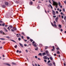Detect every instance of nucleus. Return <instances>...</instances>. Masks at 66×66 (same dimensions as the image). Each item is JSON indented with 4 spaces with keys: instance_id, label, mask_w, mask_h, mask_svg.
<instances>
[{
    "instance_id": "nucleus-1",
    "label": "nucleus",
    "mask_w": 66,
    "mask_h": 66,
    "mask_svg": "<svg viewBox=\"0 0 66 66\" xmlns=\"http://www.w3.org/2000/svg\"><path fill=\"white\" fill-rule=\"evenodd\" d=\"M52 0L53 2V4H54V5H56L55 7L56 8H57V7H57V6L58 5V3H57V2H54V1H53V0Z\"/></svg>"
},
{
    "instance_id": "nucleus-2",
    "label": "nucleus",
    "mask_w": 66,
    "mask_h": 66,
    "mask_svg": "<svg viewBox=\"0 0 66 66\" xmlns=\"http://www.w3.org/2000/svg\"><path fill=\"white\" fill-rule=\"evenodd\" d=\"M54 24L53 25V24L52 23H51V24L52 26L53 27H57V26H56V22H55V21H54Z\"/></svg>"
},
{
    "instance_id": "nucleus-3",
    "label": "nucleus",
    "mask_w": 66,
    "mask_h": 66,
    "mask_svg": "<svg viewBox=\"0 0 66 66\" xmlns=\"http://www.w3.org/2000/svg\"><path fill=\"white\" fill-rule=\"evenodd\" d=\"M5 4L6 5H7V6H8L9 5V3L7 2H6L5 3Z\"/></svg>"
},
{
    "instance_id": "nucleus-4",
    "label": "nucleus",
    "mask_w": 66,
    "mask_h": 66,
    "mask_svg": "<svg viewBox=\"0 0 66 66\" xmlns=\"http://www.w3.org/2000/svg\"><path fill=\"white\" fill-rule=\"evenodd\" d=\"M2 6L3 8H5V7H6V6L4 5H3Z\"/></svg>"
},
{
    "instance_id": "nucleus-5",
    "label": "nucleus",
    "mask_w": 66,
    "mask_h": 66,
    "mask_svg": "<svg viewBox=\"0 0 66 66\" xmlns=\"http://www.w3.org/2000/svg\"><path fill=\"white\" fill-rule=\"evenodd\" d=\"M44 59V60H47V58L46 56H44L43 57Z\"/></svg>"
},
{
    "instance_id": "nucleus-6",
    "label": "nucleus",
    "mask_w": 66,
    "mask_h": 66,
    "mask_svg": "<svg viewBox=\"0 0 66 66\" xmlns=\"http://www.w3.org/2000/svg\"><path fill=\"white\" fill-rule=\"evenodd\" d=\"M19 45L21 47H22V48L23 47V45L21 43H20Z\"/></svg>"
},
{
    "instance_id": "nucleus-7",
    "label": "nucleus",
    "mask_w": 66,
    "mask_h": 66,
    "mask_svg": "<svg viewBox=\"0 0 66 66\" xmlns=\"http://www.w3.org/2000/svg\"><path fill=\"white\" fill-rule=\"evenodd\" d=\"M0 33H2V34H3L4 35L5 34L4 33V32H3V31L2 30H1L0 31Z\"/></svg>"
},
{
    "instance_id": "nucleus-8",
    "label": "nucleus",
    "mask_w": 66,
    "mask_h": 66,
    "mask_svg": "<svg viewBox=\"0 0 66 66\" xmlns=\"http://www.w3.org/2000/svg\"><path fill=\"white\" fill-rule=\"evenodd\" d=\"M32 45L34 47H37V45H36V43H35V44H32Z\"/></svg>"
},
{
    "instance_id": "nucleus-9",
    "label": "nucleus",
    "mask_w": 66,
    "mask_h": 66,
    "mask_svg": "<svg viewBox=\"0 0 66 66\" xmlns=\"http://www.w3.org/2000/svg\"><path fill=\"white\" fill-rule=\"evenodd\" d=\"M53 13L54 15H55V13L54 11H53Z\"/></svg>"
},
{
    "instance_id": "nucleus-10",
    "label": "nucleus",
    "mask_w": 66,
    "mask_h": 66,
    "mask_svg": "<svg viewBox=\"0 0 66 66\" xmlns=\"http://www.w3.org/2000/svg\"><path fill=\"white\" fill-rule=\"evenodd\" d=\"M6 17L7 18H9V15H8V14H7L6 15Z\"/></svg>"
},
{
    "instance_id": "nucleus-11",
    "label": "nucleus",
    "mask_w": 66,
    "mask_h": 66,
    "mask_svg": "<svg viewBox=\"0 0 66 66\" xmlns=\"http://www.w3.org/2000/svg\"><path fill=\"white\" fill-rule=\"evenodd\" d=\"M58 17L56 18L55 21H56V22H57V20H58Z\"/></svg>"
},
{
    "instance_id": "nucleus-12",
    "label": "nucleus",
    "mask_w": 66,
    "mask_h": 66,
    "mask_svg": "<svg viewBox=\"0 0 66 66\" xmlns=\"http://www.w3.org/2000/svg\"><path fill=\"white\" fill-rule=\"evenodd\" d=\"M43 56H44V55H46V53H43Z\"/></svg>"
},
{
    "instance_id": "nucleus-13",
    "label": "nucleus",
    "mask_w": 66,
    "mask_h": 66,
    "mask_svg": "<svg viewBox=\"0 0 66 66\" xmlns=\"http://www.w3.org/2000/svg\"><path fill=\"white\" fill-rule=\"evenodd\" d=\"M4 30H5V31H6V32H7V30H6V29L5 28H4Z\"/></svg>"
},
{
    "instance_id": "nucleus-14",
    "label": "nucleus",
    "mask_w": 66,
    "mask_h": 66,
    "mask_svg": "<svg viewBox=\"0 0 66 66\" xmlns=\"http://www.w3.org/2000/svg\"><path fill=\"white\" fill-rule=\"evenodd\" d=\"M13 30H16V27H13Z\"/></svg>"
},
{
    "instance_id": "nucleus-15",
    "label": "nucleus",
    "mask_w": 66,
    "mask_h": 66,
    "mask_svg": "<svg viewBox=\"0 0 66 66\" xmlns=\"http://www.w3.org/2000/svg\"><path fill=\"white\" fill-rule=\"evenodd\" d=\"M58 3H59V6H61V3H60V2H58Z\"/></svg>"
},
{
    "instance_id": "nucleus-16",
    "label": "nucleus",
    "mask_w": 66,
    "mask_h": 66,
    "mask_svg": "<svg viewBox=\"0 0 66 66\" xmlns=\"http://www.w3.org/2000/svg\"><path fill=\"white\" fill-rule=\"evenodd\" d=\"M30 3L31 5H32V4H33V2L32 1H31L30 2Z\"/></svg>"
},
{
    "instance_id": "nucleus-17",
    "label": "nucleus",
    "mask_w": 66,
    "mask_h": 66,
    "mask_svg": "<svg viewBox=\"0 0 66 66\" xmlns=\"http://www.w3.org/2000/svg\"><path fill=\"white\" fill-rule=\"evenodd\" d=\"M0 39L1 40H5V39L4 38H1Z\"/></svg>"
},
{
    "instance_id": "nucleus-18",
    "label": "nucleus",
    "mask_w": 66,
    "mask_h": 66,
    "mask_svg": "<svg viewBox=\"0 0 66 66\" xmlns=\"http://www.w3.org/2000/svg\"><path fill=\"white\" fill-rule=\"evenodd\" d=\"M4 64L5 65H9V64L7 63H4Z\"/></svg>"
},
{
    "instance_id": "nucleus-19",
    "label": "nucleus",
    "mask_w": 66,
    "mask_h": 66,
    "mask_svg": "<svg viewBox=\"0 0 66 66\" xmlns=\"http://www.w3.org/2000/svg\"><path fill=\"white\" fill-rule=\"evenodd\" d=\"M9 3L10 4H12V1H9Z\"/></svg>"
},
{
    "instance_id": "nucleus-20",
    "label": "nucleus",
    "mask_w": 66,
    "mask_h": 66,
    "mask_svg": "<svg viewBox=\"0 0 66 66\" xmlns=\"http://www.w3.org/2000/svg\"><path fill=\"white\" fill-rule=\"evenodd\" d=\"M46 54H48V53H49V52L48 51H46Z\"/></svg>"
},
{
    "instance_id": "nucleus-21",
    "label": "nucleus",
    "mask_w": 66,
    "mask_h": 66,
    "mask_svg": "<svg viewBox=\"0 0 66 66\" xmlns=\"http://www.w3.org/2000/svg\"><path fill=\"white\" fill-rule=\"evenodd\" d=\"M59 26L60 27V28H61L62 27V26L61 25L59 24Z\"/></svg>"
},
{
    "instance_id": "nucleus-22",
    "label": "nucleus",
    "mask_w": 66,
    "mask_h": 66,
    "mask_svg": "<svg viewBox=\"0 0 66 66\" xmlns=\"http://www.w3.org/2000/svg\"><path fill=\"white\" fill-rule=\"evenodd\" d=\"M10 28H13V26H12L11 25H10L9 26Z\"/></svg>"
},
{
    "instance_id": "nucleus-23",
    "label": "nucleus",
    "mask_w": 66,
    "mask_h": 66,
    "mask_svg": "<svg viewBox=\"0 0 66 66\" xmlns=\"http://www.w3.org/2000/svg\"><path fill=\"white\" fill-rule=\"evenodd\" d=\"M50 6L51 7V9H53V7H52V6L51 5V4H50Z\"/></svg>"
},
{
    "instance_id": "nucleus-24",
    "label": "nucleus",
    "mask_w": 66,
    "mask_h": 66,
    "mask_svg": "<svg viewBox=\"0 0 66 66\" xmlns=\"http://www.w3.org/2000/svg\"><path fill=\"white\" fill-rule=\"evenodd\" d=\"M22 34H23V35H24V36H25V35H25V34H24V32H22Z\"/></svg>"
},
{
    "instance_id": "nucleus-25",
    "label": "nucleus",
    "mask_w": 66,
    "mask_h": 66,
    "mask_svg": "<svg viewBox=\"0 0 66 66\" xmlns=\"http://www.w3.org/2000/svg\"><path fill=\"white\" fill-rule=\"evenodd\" d=\"M39 46L40 47H42L43 46V45L42 44H40L39 45Z\"/></svg>"
},
{
    "instance_id": "nucleus-26",
    "label": "nucleus",
    "mask_w": 66,
    "mask_h": 66,
    "mask_svg": "<svg viewBox=\"0 0 66 66\" xmlns=\"http://www.w3.org/2000/svg\"><path fill=\"white\" fill-rule=\"evenodd\" d=\"M17 45H15V46H14V48H17Z\"/></svg>"
},
{
    "instance_id": "nucleus-27",
    "label": "nucleus",
    "mask_w": 66,
    "mask_h": 66,
    "mask_svg": "<svg viewBox=\"0 0 66 66\" xmlns=\"http://www.w3.org/2000/svg\"><path fill=\"white\" fill-rule=\"evenodd\" d=\"M30 41L31 42H33V40L31 39H30Z\"/></svg>"
},
{
    "instance_id": "nucleus-28",
    "label": "nucleus",
    "mask_w": 66,
    "mask_h": 66,
    "mask_svg": "<svg viewBox=\"0 0 66 66\" xmlns=\"http://www.w3.org/2000/svg\"><path fill=\"white\" fill-rule=\"evenodd\" d=\"M48 65H50V66H52V64L51 63H50L48 64Z\"/></svg>"
},
{
    "instance_id": "nucleus-29",
    "label": "nucleus",
    "mask_w": 66,
    "mask_h": 66,
    "mask_svg": "<svg viewBox=\"0 0 66 66\" xmlns=\"http://www.w3.org/2000/svg\"><path fill=\"white\" fill-rule=\"evenodd\" d=\"M25 51L27 53H28V50H25Z\"/></svg>"
},
{
    "instance_id": "nucleus-30",
    "label": "nucleus",
    "mask_w": 66,
    "mask_h": 66,
    "mask_svg": "<svg viewBox=\"0 0 66 66\" xmlns=\"http://www.w3.org/2000/svg\"><path fill=\"white\" fill-rule=\"evenodd\" d=\"M9 6H11V5H12V4H11V3L10 4V3H9Z\"/></svg>"
},
{
    "instance_id": "nucleus-31",
    "label": "nucleus",
    "mask_w": 66,
    "mask_h": 66,
    "mask_svg": "<svg viewBox=\"0 0 66 66\" xmlns=\"http://www.w3.org/2000/svg\"><path fill=\"white\" fill-rule=\"evenodd\" d=\"M50 59L51 60H52L53 59L52 58V57H50Z\"/></svg>"
},
{
    "instance_id": "nucleus-32",
    "label": "nucleus",
    "mask_w": 66,
    "mask_h": 66,
    "mask_svg": "<svg viewBox=\"0 0 66 66\" xmlns=\"http://www.w3.org/2000/svg\"><path fill=\"white\" fill-rule=\"evenodd\" d=\"M12 64H13V65H16V63L14 62H12Z\"/></svg>"
},
{
    "instance_id": "nucleus-33",
    "label": "nucleus",
    "mask_w": 66,
    "mask_h": 66,
    "mask_svg": "<svg viewBox=\"0 0 66 66\" xmlns=\"http://www.w3.org/2000/svg\"><path fill=\"white\" fill-rule=\"evenodd\" d=\"M57 54H60V52H59V51H58L57 52Z\"/></svg>"
},
{
    "instance_id": "nucleus-34",
    "label": "nucleus",
    "mask_w": 66,
    "mask_h": 66,
    "mask_svg": "<svg viewBox=\"0 0 66 66\" xmlns=\"http://www.w3.org/2000/svg\"><path fill=\"white\" fill-rule=\"evenodd\" d=\"M5 25V23H3L2 24V26H4Z\"/></svg>"
},
{
    "instance_id": "nucleus-35",
    "label": "nucleus",
    "mask_w": 66,
    "mask_h": 66,
    "mask_svg": "<svg viewBox=\"0 0 66 66\" xmlns=\"http://www.w3.org/2000/svg\"><path fill=\"white\" fill-rule=\"evenodd\" d=\"M11 40L12 41V42H14V43H15V41L14 40Z\"/></svg>"
},
{
    "instance_id": "nucleus-36",
    "label": "nucleus",
    "mask_w": 66,
    "mask_h": 66,
    "mask_svg": "<svg viewBox=\"0 0 66 66\" xmlns=\"http://www.w3.org/2000/svg\"><path fill=\"white\" fill-rule=\"evenodd\" d=\"M53 49H54V50L55 49V48L54 47V46H53Z\"/></svg>"
},
{
    "instance_id": "nucleus-37",
    "label": "nucleus",
    "mask_w": 66,
    "mask_h": 66,
    "mask_svg": "<svg viewBox=\"0 0 66 66\" xmlns=\"http://www.w3.org/2000/svg\"><path fill=\"white\" fill-rule=\"evenodd\" d=\"M35 50H38V47H37L36 48H35Z\"/></svg>"
},
{
    "instance_id": "nucleus-38",
    "label": "nucleus",
    "mask_w": 66,
    "mask_h": 66,
    "mask_svg": "<svg viewBox=\"0 0 66 66\" xmlns=\"http://www.w3.org/2000/svg\"><path fill=\"white\" fill-rule=\"evenodd\" d=\"M39 55H40V56H42V53H39Z\"/></svg>"
},
{
    "instance_id": "nucleus-39",
    "label": "nucleus",
    "mask_w": 66,
    "mask_h": 66,
    "mask_svg": "<svg viewBox=\"0 0 66 66\" xmlns=\"http://www.w3.org/2000/svg\"><path fill=\"white\" fill-rule=\"evenodd\" d=\"M18 40H21V38H19Z\"/></svg>"
},
{
    "instance_id": "nucleus-40",
    "label": "nucleus",
    "mask_w": 66,
    "mask_h": 66,
    "mask_svg": "<svg viewBox=\"0 0 66 66\" xmlns=\"http://www.w3.org/2000/svg\"><path fill=\"white\" fill-rule=\"evenodd\" d=\"M27 38L28 39H30V37H27Z\"/></svg>"
},
{
    "instance_id": "nucleus-41",
    "label": "nucleus",
    "mask_w": 66,
    "mask_h": 66,
    "mask_svg": "<svg viewBox=\"0 0 66 66\" xmlns=\"http://www.w3.org/2000/svg\"><path fill=\"white\" fill-rule=\"evenodd\" d=\"M51 62V61H50V60H49L48 61V63H50Z\"/></svg>"
},
{
    "instance_id": "nucleus-42",
    "label": "nucleus",
    "mask_w": 66,
    "mask_h": 66,
    "mask_svg": "<svg viewBox=\"0 0 66 66\" xmlns=\"http://www.w3.org/2000/svg\"><path fill=\"white\" fill-rule=\"evenodd\" d=\"M63 12H65V9H64V8L63 9Z\"/></svg>"
},
{
    "instance_id": "nucleus-43",
    "label": "nucleus",
    "mask_w": 66,
    "mask_h": 66,
    "mask_svg": "<svg viewBox=\"0 0 66 66\" xmlns=\"http://www.w3.org/2000/svg\"><path fill=\"white\" fill-rule=\"evenodd\" d=\"M56 49L57 50H59L60 49V48H59V47H57L56 48Z\"/></svg>"
},
{
    "instance_id": "nucleus-44",
    "label": "nucleus",
    "mask_w": 66,
    "mask_h": 66,
    "mask_svg": "<svg viewBox=\"0 0 66 66\" xmlns=\"http://www.w3.org/2000/svg\"><path fill=\"white\" fill-rule=\"evenodd\" d=\"M51 0H49V2H50V3H51Z\"/></svg>"
},
{
    "instance_id": "nucleus-45",
    "label": "nucleus",
    "mask_w": 66,
    "mask_h": 66,
    "mask_svg": "<svg viewBox=\"0 0 66 66\" xmlns=\"http://www.w3.org/2000/svg\"><path fill=\"white\" fill-rule=\"evenodd\" d=\"M66 16H64V20H66Z\"/></svg>"
},
{
    "instance_id": "nucleus-46",
    "label": "nucleus",
    "mask_w": 66,
    "mask_h": 66,
    "mask_svg": "<svg viewBox=\"0 0 66 66\" xmlns=\"http://www.w3.org/2000/svg\"><path fill=\"white\" fill-rule=\"evenodd\" d=\"M32 44H34L35 43V42L34 41H33L32 42Z\"/></svg>"
},
{
    "instance_id": "nucleus-47",
    "label": "nucleus",
    "mask_w": 66,
    "mask_h": 66,
    "mask_svg": "<svg viewBox=\"0 0 66 66\" xmlns=\"http://www.w3.org/2000/svg\"><path fill=\"white\" fill-rule=\"evenodd\" d=\"M62 19H63V18H64V16H63L62 15Z\"/></svg>"
},
{
    "instance_id": "nucleus-48",
    "label": "nucleus",
    "mask_w": 66,
    "mask_h": 66,
    "mask_svg": "<svg viewBox=\"0 0 66 66\" xmlns=\"http://www.w3.org/2000/svg\"><path fill=\"white\" fill-rule=\"evenodd\" d=\"M53 64L54 65V66H56L55 65V63H53Z\"/></svg>"
},
{
    "instance_id": "nucleus-49",
    "label": "nucleus",
    "mask_w": 66,
    "mask_h": 66,
    "mask_svg": "<svg viewBox=\"0 0 66 66\" xmlns=\"http://www.w3.org/2000/svg\"><path fill=\"white\" fill-rule=\"evenodd\" d=\"M16 52H17V53H18V52H19V50H17V51H16Z\"/></svg>"
},
{
    "instance_id": "nucleus-50",
    "label": "nucleus",
    "mask_w": 66,
    "mask_h": 66,
    "mask_svg": "<svg viewBox=\"0 0 66 66\" xmlns=\"http://www.w3.org/2000/svg\"><path fill=\"white\" fill-rule=\"evenodd\" d=\"M44 62H45V63H46V62H47V60H44Z\"/></svg>"
},
{
    "instance_id": "nucleus-51",
    "label": "nucleus",
    "mask_w": 66,
    "mask_h": 66,
    "mask_svg": "<svg viewBox=\"0 0 66 66\" xmlns=\"http://www.w3.org/2000/svg\"><path fill=\"white\" fill-rule=\"evenodd\" d=\"M63 65L64 66H66V64L64 63H63Z\"/></svg>"
},
{
    "instance_id": "nucleus-52",
    "label": "nucleus",
    "mask_w": 66,
    "mask_h": 66,
    "mask_svg": "<svg viewBox=\"0 0 66 66\" xmlns=\"http://www.w3.org/2000/svg\"><path fill=\"white\" fill-rule=\"evenodd\" d=\"M56 14H58V13H59V12H58V11H56Z\"/></svg>"
},
{
    "instance_id": "nucleus-53",
    "label": "nucleus",
    "mask_w": 66,
    "mask_h": 66,
    "mask_svg": "<svg viewBox=\"0 0 66 66\" xmlns=\"http://www.w3.org/2000/svg\"><path fill=\"white\" fill-rule=\"evenodd\" d=\"M2 21L1 20H0V23H2Z\"/></svg>"
},
{
    "instance_id": "nucleus-54",
    "label": "nucleus",
    "mask_w": 66,
    "mask_h": 66,
    "mask_svg": "<svg viewBox=\"0 0 66 66\" xmlns=\"http://www.w3.org/2000/svg\"><path fill=\"white\" fill-rule=\"evenodd\" d=\"M35 58L37 59V56H35Z\"/></svg>"
},
{
    "instance_id": "nucleus-55",
    "label": "nucleus",
    "mask_w": 66,
    "mask_h": 66,
    "mask_svg": "<svg viewBox=\"0 0 66 66\" xmlns=\"http://www.w3.org/2000/svg\"><path fill=\"white\" fill-rule=\"evenodd\" d=\"M5 43V42H3V43H2V44H4Z\"/></svg>"
},
{
    "instance_id": "nucleus-56",
    "label": "nucleus",
    "mask_w": 66,
    "mask_h": 66,
    "mask_svg": "<svg viewBox=\"0 0 66 66\" xmlns=\"http://www.w3.org/2000/svg\"><path fill=\"white\" fill-rule=\"evenodd\" d=\"M47 59L48 60H49L50 59H49V58L48 57H47Z\"/></svg>"
},
{
    "instance_id": "nucleus-57",
    "label": "nucleus",
    "mask_w": 66,
    "mask_h": 66,
    "mask_svg": "<svg viewBox=\"0 0 66 66\" xmlns=\"http://www.w3.org/2000/svg\"><path fill=\"white\" fill-rule=\"evenodd\" d=\"M35 66H37V64H35Z\"/></svg>"
},
{
    "instance_id": "nucleus-58",
    "label": "nucleus",
    "mask_w": 66,
    "mask_h": 66,
    "mask_svg": "<svg viewBox=\"0 0 66 66\" xmlns=\"http://www.w3.org/2000/svg\"><path fill=\"white\" fill-rule=\"evenodd\" d=\"M60 6V7H61V8H62V6L61 5V6Z\"/></svg>"
},
{
    "instance_id": "nucleus-59",
    "label": "nucleus",
    "mask_w": 66,
    "mask_h": 66,
    "mask_svg": "<svg viewBox=\"0 0 66 66\" xmlns=\"http://www.w3.org/2000/svg\"><path fill=\"white\" fill-rule=\"evenodd\" d=\"M54 56H56V54H54Z\"/></svg>"
},
{
    "instance_id": "nucleus-60",
    "label": "nucleus",
    "mask_w": 66,
    "mask_h": 66,
    "mask_svg": "<svg viewBox=\"0 0 66 66\" xmlns=\"http://www.w3.org/2000/svg\"><path fill=\"white\" fill-rule=\"evenodd\" d=\"M53 17H54V18H55V17H56V16H53Z\"/></svg>"
},
{
    "instance_id": "nucleus-61",
    "label": "nucleus",
    "mask_w": 66,
    "mask_h": 66,
    "mask_svg": "<svg viewBox=\"0 0 66 66\" xmlns=\"http://www.w3.org/2000/svg\"><path fill=\"white\" fill-rule=\"evenodd\" d=\"M61 15H63V13L61 12Z\"/></svg>"
},
{
    "instance_id": "nucleus-62",
    "label": "nucleus",
    "mask_w": 66,
    "mask_h": 66,
    "mask_svg": "<svg viewBox=\"0 0 66 66\" xmlns=\"http://www.w3.org/2000/svg\"><path fill=\"white\" fill-rule=\"evenodd\" d=\"M11 31H13V32L14 31V30H13L12 29H11Z\"/></svg>"
},
{
    "instance_id": "nucleus-63",
    "label": "nucleus",
    "mask_w": 66,
    "mask_h": 66,
    "mask_svg": "<svg viewBox=\"0 0 66 66\" xmlns=\"http://www.w3.org/2000/svg\"><path fill=\"white\" fill-rule=\"evenodd\" d=\"M19 53H21V51H19Z\"/></svg>"
},
{
    "instance_id": "nucleus-64",
    "label": "nucleus",
    "mask_w": 66,
    "mask_h": 66,
    "mask_svg": "<svg viewBox=\"0 0 66 66\" xmlns=\"http://www.w3.org/2000/svg\"><path fill=\"white\" fill-rule=\"evenodd\" d=\"M59 17H61V15H59Z\"/></svg>"
}]
</instances>
